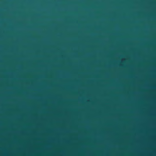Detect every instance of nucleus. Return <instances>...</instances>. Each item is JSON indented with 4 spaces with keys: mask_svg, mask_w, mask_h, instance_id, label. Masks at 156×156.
Here are the masks:
<instances>
[{
    "mask_svg": "<svg viewBox=\"0 0 156 156\" xmlns=\"http://www.w3.org/2000/svg\"><path fill=\"white\" fill-rule=\"evenodd\" d=\"M0 61H33V59H0Z\"/></svg>",
    "mask_w": 156,
    "mask_h": 156,
    "instance_id": "nucleus-1",
    "label": "nucleus"
},
{
    "mask_svg": "<svg viewBox=\"0 0 156 156\" xmlns=\"http://www.w3.org/2000/svg\"><path fill=\"white\" fill-rule=\"evenodd\" d=\"M0 58H33V57H0Z\"/></svg>",
    "mask_w": 156,
    "mask_h": 156,
    "instance_id": "nucleus-2",
    "label": "nucleus"
}]
</instances>
